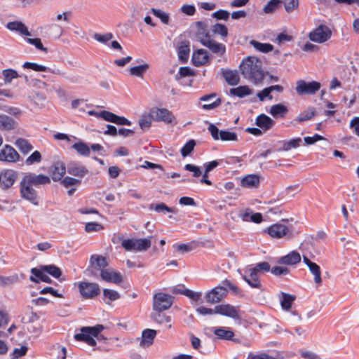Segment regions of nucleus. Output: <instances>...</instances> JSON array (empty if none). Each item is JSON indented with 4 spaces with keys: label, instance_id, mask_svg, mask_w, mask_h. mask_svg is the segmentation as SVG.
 <instances>
[{
    "label": "nucleus",
    "instance_id": "obj_1",
    "mask_svg": "<svg viewBox=\"0 0 359 359\" xmlns=\"http://www.w3.org/2000/svg\"><path fill=\"white\" fill-rule=\"evenodd\" d=\"M240 69L243 77L255 84L264 79L262 63L255 57H248L244 59L240 65Z\"/></svg>",
    "mask_w": 359,
    "mask_h": 359
},
{
    "label": "nucleus",
    "instance_id": "obj_2",
    "mask_svg": "<svg viewBox=\"0 0 359 359\" xmlns=\"http://www.w3.org/2000/svg\"><path fill=\"white\" fill-rule=\"evenodd\" d=\"M104 329L102 325L82 327L80 332L76 334L74 337L77 341H83L88 346H95L97 344L96 339H104V337L100 334Z\"/></svg>",
    "mask_w": 359,
    "mask_h": 359
},
{
    "label": "nucleus",
    "instance_id": "obj_3",
    "mask_svg": "<svg viewBox=\"0 0 359 359\" xmlns=\"http://www.w3.org/2000/svg\"><path fill=\"white\" fill-rule=\"evenodd\" d=\"M228 290L237 293L238 288L229 280H225L222 284L205 293V298L208 303L214 304L221 302L227 294Z\"/></svg>",
    "mask_w": 359,
    "mask_h": 359
},
{
    "label": "nucleus",
    "instance_id": "obj_4",
    "mask_svg": "<svg viewBox=\"0 0 359 359\" xmlns=\"http://www.w3.org/2000/svg\"><path fill=\"white\" fill-rule=\"evenodd\" d=\"M151 242L149 238L123 239L121 246L126 251L142 252L151 247Z\"/></svg>",
    "mask_w": 359,
    "mask_h": 359
},
{
    "label": "nucleus",
    "instance_id": "obj_5",
    "mask_svg": "<svg viewBox=\"0 0 359 359\" xmlns=\"http://www.w3.org/2000/svg\"><path fill=\"white\" fill-rule=\"evenodd\" d=\"M108 266V262L106 257L100 255H92L90 257L89 266L87 271L94 277H97L98 273H102Z\"/></svg>",
    "mask_w": 359,
    "mask_h": 359
},
{
    "label": "nucleus",
    "instance_id": "obj_6",
    "mask_svg": "<svg viewBox=\"0 0 359 359\" xmlns=\"http://www.w3.org/2000/svg\"><path fill=\"white\" fill-rule=\"evenodd\" d=\"M261 273L253 267V266H248L243 269L242 277L243 280L252 288H261L260 276Z\"/></svg>",
    "mask_w": 359,
    "mask_h": 359
},
{
    "label": "nucleus",
    "instance_id": "obj_7",
    "mask_svg": "<svg viewBox=\"0 0 359 359\" xmlns=\"http://www.w3.org/2000/svg\"><path fill=\"white\" fill-rule=\"evenodd\" d=\"M332 36L331 29L326 25H320L309 34L311 41L323 43L330 39Z\"/></svg>",
    "mask_w": 359,
    "mask_h": 359
},
{
    "label": "nucleus",
    "instance_id": "obj_8",
    "mask_svg": "<svg viewBox=\"0 0 359 359\" xmlns=\"http://www.w3.org/2000/svg\"><path fill=\"white\" fill-rule=\"evenodd\" d=\"M173 297L163 292H158L154 296V309L161 312L170 309L172 304Z\"/></svg>",
    "mask_w": 359,
    "mask_h": 359
},
{
    "label": "nucleus",
    "instance_id": "obj_9",
    "mask_svg": "<svg viewBox=\"0 0 359 359\" xmlns=\"http://www.w3.org/2000/svg\"><path fill=\"white\" fill-rule=\"evenodd\" d=\"M321 85L318 81L306 82L304 80L297 81L296 92L299 95H314L320 90Z\"/></svg>",
    "mask_w": 359,
    "mask_h": 359
},
{
    "label": "nucleus",
    "instance_id": "obj_10",
    "mask_svg": "<svg viewBox=\"0 0 359 359\" xmlns=\"http://www.w3.org/2000/svg\"><path fill=\"white\" fill-rule=\"evenodd\" d=\"M81 295L85 299H93L100 293L97 283L81 281L78 283Z\"/></svg>",
    "mask_w": 359,
    "mask_h": 359
},
{
    "label": "nucleus",
    "instance_id": "obj_11",
    "mask_svg": "<svg viewBox=\"0 0 359 359\" xmlns=\"http://www.w3.org/2000/svg\"><path fill=\"white\" fill-rule=\"evenodd\" d=\"M29 182L23 177L20 182V195L25 200L29 201L34 205H38L37 193Z\"/></svg>",
    "mask_w": 359,
    "mask_h": 359
},
{
    "label": "nucleus",
    "instance_id": "obj_12",
    "mask_svg": "<svg viewBox=\"0 0 359 359\" xmlns=\"http://www.w3.org/2000/svg\"><path fill=\"white\" fill-rule=\"evenodd\" d=\"M20 154L11 145L5 144L0 149V162L11 164L19 161Z\"/></svg>",
    "mask_w": 359,
    "mask_h": 359
},
{
    "label": "nucleus",
    "instance_id": "obj_13",
    "mask_svg": "<svg viewBox=\"0 0 359 359\" xmlns=\"http://www.w3.org/2000/svg\"><path fill=\"white\" fill-rule=\"evenodd\" d=\"M150 115L154 121L166 123H172L175 120L172 112L165 108L154 107L150 109Z\"/></svg>",
    "mask_w": 359,
    "mask_h": 359
},
{
    "label": "nucleus",
    "instance_id": "obj_14",
    "mask_svg": "<svg viewBox=\"0 0 359 359\" xmlns=\"http://www.w3.org/2000/svg\"><path fill=\"white\" fill-rule=\"evenodd\" d=\"M200 42L213 53L222 55L226 52V46L212 39L208 34L200 39Z\"/></svg>",
    "mask_w": 359,
    "mask_h": 359
},
{
    "label": "nucleus",
    "instance_id": "obj_15",
    "mask_svg": "<svg viewBox=\"0 0 359 359\" xmlns=\"http://www.w3.org/2000/svg\"><path fill=\"white\" fill-rule=\"evenodd\" d=\"M264 232L273 238H282L288 233L289 229L287 226L276 223L269 226Z\"/></svg>",
    "mask_w": 359,
    "mask_h": 359
},
{
    "label": "nucleus",
    "instance_id": "obj_16",
    "mask_svg": "<svg viewBox=\"0 0 359 359\" xmlns=\"http://www.w3.org/2000/svg\"><path fill=\"white\" fill-rule=\"evenodd\" d=\"M17 178V173L11 169L4 170L0 173V186L8 189L13 186Z\"/></svg>",
    "mask_w": 359,
    "mask_h": 359
},
{
    "label": "nucleus",
    "instance_id": "obj_17",
    "mask_svg": "<svg viewBox=\"0 0 359 359\" xmlns=\"http://www.w3.org/2000/svg\"><path fill=\"white\" fill-rule=\"evenodd\" d=\"M67 170L69 175L79 178L84 177L88 173V168L77 161L70 162L67 165Z\"/></svg>",
    "mask_w": 359,
    "mask_h": 359
},
{
    "label": "nucleus",
    "instance_id": "obj_18",
    "mask_svg": "<svg viewBox=\"0 0 359 359\" xmlns=\"http://www.w3.org/2000/svg\"><path fill=\"white\" fill-rule=\"evenodd\" d=\"M216 314L225 316L233 319H239L240 318L236 308L230 304H219L216 306Z\"/></svg>",
    "mask_w": 359,
    "mask_h": 359
},
{
    "label": "nucleus",
    "instance_id": "obj_19",
    "mask_svg": "<svg viewBox=\"0 0 359 359\" xmlns=\"http://www.w3.org/2000/svg\"><path fill=\"white\" fill-rule=\"evenodd\" d=\"M303 262L309 269L310 272L314 276V282L317 285L322 283L321 271L320 266L315 262H311L306 256L303 255Z\"/></svg>",
    "mask_w": 359,
    "mask_h": 359
},
{
    "label": "nucleus",
    "instance_id": "obj_20",
    "mask_svg": "<svg viewBox=\"0 0 359 359\" xmlns=\"http://www.w3.org/2000/svg\"><path fill=\"white\" fill-rule=\"evenodd\" d=\"M301 262V255L296 251L292 250L286 255L278 258L276 262L278 264L295 265Z\"/></svg>",
    "mask_w": 359,
    "mask_h": 359
},
{
    "label": "nucleus",
    "instance_id": "obj_21",
    "mask_svg": "<svg viewBox=\"0 0 359 359\" xmlns=\"http://www.w3.org/2000/svg\"><path fill=\"white\" fill-rule=\"evenodd\" d=\"M100 275L101 278L106 282L118 284L122 281L121 274L112 269H105Z\"/></svg>",
    "mask_w": 359,
    "mask_h": 359
},
{
    "label": "nucleus",
    "instance_id": "obj_22",
    "mask_svg": "<svg viewBox=\"0 0 359 359\" xmlns=\"http://www.w3.org/2000/svg\"><path fill=\"white\" fill-rule=\"evenodd\" d=\"M24 177L27 180V182H29L32 186L35 187L50 183V178L43 174L36 175L34 173H29Z\"/></svg>",
    "mask_w": 359,
    "mask_h": 359
},
{
    "label": "nucleus",
    "instance_id": "obj_23",
    "mask_svg": "<svg viewBox=\"0 0 359 359\" xmlns=\"http://www.w3.org/2000/svg\"><path fill=\"white\" fill-rule=\"evenodd\" d=\"M65 172L66 167L63 162L57 161L50 168V175L54 182L62 180Z\"/></svg>",
    "mask_w": 359,
    "mask_h": 359
},
{
    "label": "nucleus",
    "instance_id": "obj_24",
    "mask_svg": "<svg viewBox=\"0 0 359 359\" xmlns=\"http://www.w3.org/2000/svg\"><path fill=\"white\" fill-rule=\"evenodd\" d=\"M32 276L29 279L34 283H39L40 281L45 283H50L51 279L47 275L46 271L41 266L39 268H32L31 269Z\"/></svg>",
    "mask_w": 359,
    "mask_h": 359
},
{
    "label": "nucleus",
    "instance_id": "obj_25",
    "mask_svg": "<svg viewBox=\"0 0 359 359\" xmlns=\"http://www.w3.org/2000/svg\"><path fill=\"white\" fill-rule=\"evenodd\" d=\"M208 59L207 50L198 49L193 53L191 60L194 66L200 67L208 62Z\"/></svg>",
    "mask_w": 359,
    "mask_h": 359
},
{
    "label": "nucleus",
    "instance_id": "obj_26",
    "mask_svg": "<svg viewBox=\"0 0 359 359\" xmlns=\"http://www.w3.org/2000/svg\"><path fill=\"white\" fill-rule=\"evenodd\" d=\"M156 331L152 329H146L142 331L140 346L142 348H147L152 345L156 337Z\"/></svg>",
    "mask_w": 359,
    "mask_h": 359
},
{
    "label": "nucleus",
    "instance_id": "obj_27",
    "mask_svg": "<svg viewBox=\"0 0 359 359\" xmlns=\"http://www.w3.org/2000/svg\"><path fill=\"white\" fill-rule=\"evenodd\" d=\"M17 124V122L13 118L0 113V130H13L16 128Z\"/></svg>",
    "mask_w": 359,
    "mask_h": 359
},
{
    "label": "nucleus",
    "instance_id": "obj_28",
    "mask_svg": "<svg viewBox=\"0 0 359 359\" xmlns=\"http://www.w3.org/2000/svg\"><path fill=\"white\" fill-rule=\"evenodd\" d=\"M222 76L230 86H236L240 81V76L236 70L222 69Z\"/></svg>",
    "mask_w": 359,
    "mask_h": 359
},
{
    "label": "nucleus",
    "instance_id": "obj_29",
    "mask_svg": "<svg viewBox=\"0 0 359 359\" xmlns=\"http://www.w3.org/2000/svg\"><path fill=\"white\" fill-rule=\"evenodd\" d=\"M6 28L10 31L16 32L21 35L30 36L31 34L24 23L20 21L9 22L6 25Z\"/></svg>",
    "mask_w": 359,
    "mask_h": 359
},
{
    "label": "nucleus",
    "instance_id": "obj_30",
    "mask_svg": "<svg viewBox=\"0 0 359 359\" xmlns=\"http://www.w3.org/2000/svg\"><path fill=\"white\" fill-rule=\"evenodd\" d=\"M256 125L266 131L275 125V121L266 114H262L257 117Z\"/></svg>",
    "mask_w": 359,
    "mask_h": 359
},
{
    "label": "nucleus",
    "instance_id": "obj_31",
    "mask_svg": "<svg viewBox=\"0 0 359 359\" xmlns=\"http://www.w3.org/2000/svg\"><path fill=\"white\" fill-rule=\"evenodd\" d=\"M189 42L188 41H182L177 47V55L179 60L182 62H186L189 58Z\"/></svg>",
    "mask_w": 359,
    "mask_h": 359
},
{
    "label": "nucleus",
    "instance_id": "obj_32",
    "mask_svg": "<svg viewBox=\"0 0 359 359\" xmlns=\"http://www.w3.org/2000/svg\"><path fill=\"white\" fill-rule=\"evenodd\" d=\"M280 297V303L283 310L290 311L292 309V305L296 299V297L285 292H281Z\"/></svg>",
    "mask_w": 359,
    "mask_h": 359
},
{
    "label": "nucleus",
    "instance_id": "obj_33",
    "mask_svg": "<svg viewBox=\"0 0 359 359\" xmlns=\"http://www.w3.org/2000/svg\"><path fill=\"white\" fill-rule=\"evenodd\" d=\"M213 332L220 339L231 340L234 337V332L225 327H214Z\"/></svg>",
    "mask_w": 359,
    "mask_h": 359
},
{
    "label": "nucleus",
    "instance_id": "obj_34",
    "mask_svg": "<svg viewBox=\"0 0 359 359\" xmlns=\"http://www.w3.org/2000/svg\"><path fill=\"white\" fill-rule=\"evenodd\" d=\"M229 92L231 95L240 98L252 95L253 93L252 90L248 86H240L237 88H231Z\"/></svg>",
    "mask_w": 359,
    "mask_h": 359
},
{
    "label": "nucleus",
    "instance_id": "obj_35",
    "mask_svg": "<svg viewBox=\"0 0 359 359\" xmlns=\"http://www.w3.org/2000/svg\"><path fill=\"white\" fill-rule=\"evenodd\" d=\"M287 112V107L283 104L272 105L269 110V114L274 118H283Z\"/></svg>",
    "mask_w": 359,
    "mask_h": 359
},
{
    "label": "nucleus",
    "instance_id": "obj_36",
    "mask_svg": "<svg viewBox=\"0 0 359 359\" xmlns=\"http://www.w3.org/2000/svg\"><path fill=\"white\" fill-rule=\"evenodd\" d=\"M241 186L247 188L257 187L259 184V177L257 175H249L241 180Z\"/></svg>",
    "mask_w": 359,
    "mask_h": 359
},
{
    "label": "nucleus",
    "instance_id": "obj_37",
    "mask_svg": "<svg viewBox=\"0 0 359 359\" xmlns=\"http://www.w3.org/2000/svg\"><path fill=\"white\" fill-rule=\"evenodd\" d=\"M72 148L82 156L88 157L90 154V147L86 143L82 141H79L74 143L72 145Z\"/></svg>",
    "mask_w": 359,
    "mask_h": 359
},
{
    "label": "nucleus",
    "instance_id": "obj_38",
    "mask_svg": "<svg viewBox=\"0 0 359 359\" xmlns=\"http://www.w3.org/2000/svg\"><path fill=\"white\" fill-rule=\"evenodd\" d=\"M15 145L24 154H28L33 149V146L29 141L23 138H18L15 142Z\"/></svg>",
    "mask_w": 359,
    "mask_h": 359
},
{
    "label": "nucleus",
    "instance_id": "obj_39",
    "mask_svg": "<svg viewBox=\"0 0 359 359\" xmlns=\"http://www.w3.org/2000/svg\"><path fill=\"white\" fill-rule=\"evenodd\" d=\"M149 68V65L147 63H144L141 65L130 67L129 72L132 76L142 78L144 73L148 70Z\"/></svg>",
    "mask_w": 359,
    "mask_h": 359
},
{
    "label": "nucleus",
    "instance_id": "obj_40",
    "mask_svg": "<svg viewBox=\"0 0 359 359\" xmlns=\"http://www.w3.org/2000/svg\"><path fill=\"white\" fill-rule=\"evenodd\" d=\"M149 208L151 210H154L157 212L163 213V214H165L166 212H172V213L176 212V211L175 210L174 208L167 206L163 203H158L156 205L151 204L149 205Z\"/></svg>",
    "mask_w": 359,
    "mask_h": 359
},
{
    "label": "nucleus",
    "instance_id": "obj_41",
    "mask_svg": "<svg viewBox=\"0 0 359 359\" xmlns=\"http://www.w3.org/2000/svg\"><path fill=\"white\" fill-rule=\"evenodd\" d=\"M151 13L156 16V18H159L162 23L165 25H168L170 21V15L168 13H165V11L152 8L151 9Z\"/></svg>",
    "mask_w": 359,
    "mask_h": 359
},
{
    "label": "nucleus",
    "instance_id": "obj_42",
    "mask_svg": "<svg viewBox=\"0 0 359 359\" xmlns=\"http://www.w3.org/2000/svg\"><path fill=\"white\" fill-rule=\"evenodd\" d=\"M302 140L300 137L292 138L283 143V149L284 151H290L292 149L297 148L301 145Z\"/></svg>",
    "mask_w": 359,
    "mask_h": 359
},
{
    "label": "nucleus",
    "instance_id": "obj_43",
    "mask_svg": "<svg viewBox=\"0 0 359 359\" xmlns=\"http://www.w3.org/2000/svg\"><path fill=\"white\" fill-rule=\"evenodd\" d=\"M2 74L6 83H10L13 79L19 77V74L17 71L13 69H6L3 70Z\"/></svg>",
    "mask_w": 359,
    "mask_h": 359
},
{
    "label": "nucleus",
    "instance_id": "obj_44",
    "mask_svg": "<svg viewBox=\"0 0 359 359\" xmlns=\"http://www.w3.org/2000/svg\"><path fill=\"white\" fill-rule=\"evenodd\" d=\"M281 2L280 0H270L264 7V13L266 14L272 13L278 9Z\"/></svg>",
    "mask_w": 359,
    "mask_h": 359
},
{
    "label": "nucleus",
    "instance_id": "obj_45",
    "mask_svg": "<svg viewBox=\"0 0 359 359\" xmlns=\"http://www.w3.org/2000/svg\"><path fill=\"white\" fill-rule=\"evenodd\" d=\"M252 44L256 48V50L264 53L271 51L273 48V46L270 43H263L252 41Z\"/></svg>",
    "mask_w": 359,
    "mask_h": 359
},
{
    "label": "nucleus",
    "instance_id": "obj_46",
    "mask_svg": "<svg viewBox=\"0 0 359 359\" xmlns=\"http://www.w3.org/2000/svg\"><path fill=\"white\" fill-rule=\"evenodd\" d=\"M42 266L46 273L52 276L53 278H58L62 274L61 270L55 265L50 264Z\"/></svg>",
    "mask_w": 359,
    "mask_h": 359
},
{
    "label": "nucleus",
    "instance_id": "obj_47",
    "mask_svg": "<svg viewBox=\"0 0 359 359\" xmlns=\"http://www.w3.org/2000/svg\"><path fill=\"white\" fill-rule=\"evenodd\" d=\"M219 140L222 141H236L237 135L236 133L227 130H220Z\"/></svg>",
    "mask_w": 359,
    "mask_h": 359
},
{
    "label": "nucleus",
    "instance_id": "obj_48",
    "mask_svg": "<svg viewBox=\"0 0 359 359\" xmlns=\"http://www.w3.org/2000/svg\"><path fill=\"white\" fill-rule=\"evenodd\" d=\"M41 155L39 151H34L29 156H28L25 160V163L27 165H31L34 163H37L41 162Z\"/></svg>",
    "mask_w": 359,
    "mask_h": 359
},
{
    "label": "nucleus",
    "instance_id": "obj_49",
    "mask_svg": "<svg viewBox=\"0 0 359 359\" xmlns=\"http://www.w3.org/2000/svg\"><path fill=\"white\" fill-rule=\"evenodd\" d=\"M25 69H31L36 72H47L48 68L46 66L38 65L36 63L26 62L22 65Z\"/></svg>",
    "mask_w": 359,
    "mask_h": 359
},
{
    "label": "nucleus",
    "instance_id": "obj_50",
    "mask_svg": "<svg viewBox=\"0 0 359 359\" xmlns=\"http://www.w3.org/2000/svg\"><path fill=\"white\" fill-rule=\"evenodd\" d=\"M60 181L61 184L66 188H68L72 186L79 185L81 183V180L76 179L72 177H65Z\"/></svg>",
    "mask_w": 359,
    "mask_h": 359
},
{
    "label": "nucleus",
    "instance_id": "obj_51",
    "mask_svg": "<svg viewBox=\"0 0 359 359\" xmlns=\"http://www.w3.org/2000/svg\"><path fill=\"white\" fill-rule=\"evenodd\" d=\"M195 145L196 143L194 140L187 142L181 149L182 156L184 157L188 156L194 150Z\"/></svg>",
    "mask_w": 359,
    "mask_h": 359
},
{
    "label": "nucleus",
    "instance_id": "obj_52",
    "mask_svg": "<svg viewBox=\"0 0 359 359\" xmlns=\"http://www.w3.org/2000/svg\"><path fill=\"white\" fill-rule=\"evenodd\" d=\"M114 35L111 32L104 34L96 33L94 34L93 38L100 43H107L109 41L113 39Z\"/></svg>",
    "mask_w": 359,
    "mask_h": 359
},
{
    "label": "nucleus",
    "instance_id": "obj_53",
    "mask_svg": "<svg viewBox=\"0 0 359 359\" xmlns=\"http://www.w3.org/2000/svg\"><path fill=\"white\" fill-rule=\"evenodd\" d=\"M182 294L185 295L186 297H189V299L198 302L201 297V292H194L193 290H191L189 289L184 288L182 290Z\"/></svg>",
    "mask_w": 359,
    "mask_h": 359
},
{
    "label": "nucleus",
    "instance_id": "obj_54",
    "mask_svg": "<svg viewBox=\"0 0 359 359\" xmlns=\"http://www.w3.org/2000/svg\"><path fill=\"white\" fill-rule=\"evenodd\" d=\"M212 32L215 34L221 35L223 37H226L228 35L227 27L222 24L217 23L212 27Z\"/></svg>",
    "mask_w": 359,
    "mask_h": 359
},
{
    "label": "nucleus",
    "instance_id": "obj_55",
    "mask_svg": "<svg viewBox=\"0 0 359 359\" xmlns=\"http://www.w3.org/2000/svg\"><path fill=\"white\" fill-rule=\"evenodd\" d=\"M257 96L261 102H264L266 99L272 100L273 98L270 90L269 89V87H266L261 91L258 92Z\"/></svg>",
    "mask_w": 359,
    "mask_h": 359
},
{
    "label": "nucleus",
    "instance_id": "obj_56",
    "mask_svg": "<svg viewBox=\"0 0 359 359\" xmlns=\"http://www.w3.org/2000/svg\"><path fill=\"white\" fill-rule=\"evenodd\" d=\"M273 275L276 276H285L290 273V270L285 266H276L271 270Z\"/></svg>",
    "mask_w": 359,
    "mask_h": 359
},
{
    "label": "nucleus",
    "instance_id": "obj_57",
    "mask_svg": "<svg viewBox=\"0 0 359 359\" xmlns=\"http://www.w3.org/2000/svg\"><path fill=\"white\" fill-rule=\"evenodd\" d=\"M104 297L110 301H115L120 298L119 293L114 290L104 289L103 290Z\"/></svg>",
    "mask_w": 359,
    "mask_h": 359
},
{
    "label": "nucleus",
    "instance_id": "obj_58",
    "mask_svg": "<svg viewBox=\"0 0 359 359\" xmlns=\"http://www.w3.org/2000/svg\"><path fill=\"white\" fill-rule=\"evenodd\" d=\"M153 118L151 117L150 112L148 115L142 116L139 121L140 126L142 129L148 128L151 125V121Z\"/></svg>",
    "mask_w": 359,
    "mask_h": 359
},
{
    "label": "nucleus",
    "instance_id": "obj_59",
    "mask_svg": "<svg viewBox=\"0 0 359 359\" xmlns=\"http://www.w3.org/2000/svg\"><path fill=\"white\" fill-rule=\"evenodd\" d=\"M314 114H315V111L313 109L308 110L306 111H304V112L300 114L297 116L296 120L298 122H303V121H309L313 118Z\"/></svg>",
    "mask_w": 359,
    "mask_h": 359
},
{
    "label": "nucleus",
    "instance_id": "obj_60",
    "mask_svg": "<svg viewBox=\"0 0 359 359\" xmlns=\"http://www.w3.org/2000/svg\"><path fill=\"white\" fill-rule=\"evenodd\" d=\"M153 319L160 324L169 323L171 321V318L165 314L158 312L153 316Z\"/></svg>",
    "mask_w": 359,
    "mask_h": 359
},
{
    "label": "nucleus",
    "instance_id": "obj_61",
    "mask_svg": "<svg viewBox=\"0 0 359 359\" xmlns=\"http://www.w3.org/2000/svg\"><path fill=\"white\" fill-rule=\"evenodd\" d=\"M261 274L264 272L271 271V266L267 262H262L253 266Z\"/></svg>",
    "mask_w": 359,
    "mask_h": 359
},
{
    "label": "nucleus",
    "instance_id": "obj_62",
    "mask_svg": "<svg viewBox=\"0 0 359 359\" xmlns=\"http://www.w3.org/2000/svg\"><path fill=\"white\" fill-rule=\"evenodd\" d=\"M196 312L201 316H210L216 314V306L215 309L207 308L205 306H200L196 309Z\"/></svg>",
    "mask_w": 359,
    "mask_h": 359
},
{
    "label": "nucleus",
    "instance_id": "obj_63",
    "mask_svg": "<svg viewBox=\"0 0 359 359\" xmlns=\"http://www.w3.org/2000/svg\"><path fill=\"white\" fill-rule=\"evenodd\" d=\"M184 169L186 170L192 172L193 176L195 177H198L202 175L201 168L198 166L194 165L193 164H186Z\"/></svg>",
    "mask_w": 359,
    "mask_h": 359
},
{
    "label": "nucleus",
    "instance_id": "obj_64",
    "mask_svg": "<svg viewBox=\"0 0 359 359\" xmlns=\"http://www.w3.org/2000/svg\"><path fill=\"white\" fill-rule=\"evenodd\" d=\"M246 359H276L272 356L267 354H255L253 353H249Z\"/></svg>",
    "mask_w": 359,
    "mask_h": 359
}]
</instances>
